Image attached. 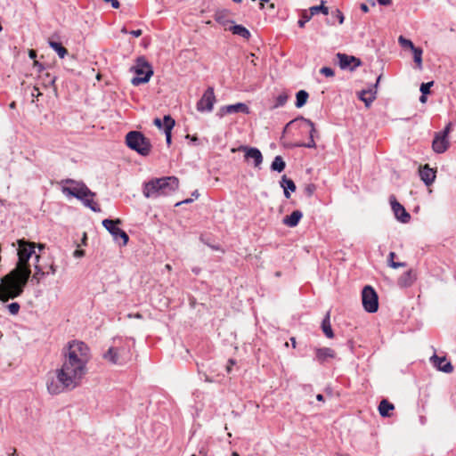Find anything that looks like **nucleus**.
Returning a JSON list of instances; mask_svg holds the SVG:
<instances>
[{
	"instance_id": "51",
	"label": "nucleus",
	"mask_w": 456,
	"mask_h": 456,
	"mask_svg": "<svg viewBox=\"0 0 456 456\" xmlns=\"http://www.w3.org/2000/svg\"><path fill=\"white\" fill-rule=\"evenodd\" d=\"M85 255V251L82 249H76L73 253L75 257H82Z\"/></svg>"
},
{
	"instance_id": "4",
	"label": "nucleus",
	"mask_w": 456,
	"mask_h": 456,
	"mask_svg": "<svg viewBox=\"0 0 456 456\" xmlns=\"http://www.w3.org/2000/svg\"><path fill=\"white\" fill-rule=\"evenodd\" d=\"M131 345L126 339H114L113 345L103 354V358L112 364L123 365L131 360Z\"/></svg>"
},
{
	"instance_id": "30",
	"label": "nucleus",
	"mask_w": 456,
	"mask_h": 456,
	"mask_svg": "<svg viewBox=\"0 0 456 456\" xmlns=\"http://www.w3.org/2000/svg\"><path fill=\"white\" fill-rule=\"evenodd\" d=\"M297 120H301L303 122H305L309 127H310V138H313L314 139V134L316 133V130H315V127H314V124L312 120L308 119V118H305L304 117H299L296 119H293L291 121H289L286 126H285V130L291 125L293 124L294 122L297 121Z\"/></svg>"
},
{
	"instance_id": "57",
	"label": "nucleus",
	"mask_w": 456,
	"mask_h": 456,
	"mask_svg": "<svg viewBox=\"0 0 456 456\" xmlns=\"http://www.w3.org/2000/svg\"><path fill=\"white\" fill-rule=\"evenodd\" d=\"M361 10H362V12H369V7L367 6V4H361Z\"/></svg>"
},
{
	"instance_id": "35",
	"label": "nucleus",
	"mask_w": 456,
	"mask_h": 456,
	"mask_svg": "<svg viewBox=\"0 0 456 456\" xmlns=\"http://www.w3.org/2000/svg\"><path fill=\"white\" fill-rule=\"evenodd\" d=\"M395 252H390L388 256V265L394 269H396L398 267H404L406 266V263L404 262H395L394 258L395 257Z\"/></svg>"
},
{
	"instance_id": "27",
	"label": "nucleus",
	"mask_w": 456,
	"mask_h": 456,
	"mask_svg": "<svg viewBox=\"0 0 456 456\" xmlns=\"http://www.w3.org/2000/svg\"><path fill=\"white\" fill-rule=\"evenodd\" d=\"M229 30L232 31V34L240 36L245 39H248L251 36L249 30L242 25H233L230 27Z\"/></svg>"
},
{
	"instance_id": "9",
	"label": "nucleus",
	"mask_w": 456,
	"mask_h": 456,
	"mask_svg": "<svg viewBox=\"0 0 456 456\" xmlns=\"http://www.w3.org/2000/svg\"><path fill=\"white\" fill-rule=\"evenodd\" d=\"M452 124L449 123L442 132H438L435 134L432 142V149L436 153L441 154L447 151L450 146L448 140V134L451 132Z\"/></svg>"
},
{
	"instance_id": "54",
	"label": "nucleus",
	"mask_w": 456,
	"mask_h": 456,
	"mask_svg": "<svg viewBox=\"0 0 456 456\" xmlns=\"http://www.w3.org/2000/svg\"><path fill=\"white\" fill-rule=\"evenodd\" d=\"M380 5H389L391 0H377Z\"/></svg>"
},
{
	"instance_id": "28",
	"label": "nucleus",
	"mask_w": 456,
	"mask_h": 456,
	"mask_svg": "<svg viewBox=\"0 0 456 456\" xmlns=\"http://www.w3.org/2000/svg\"><path fill=\"white\" fill-rule=\"evenodd\" d=\"M94 197L95 196H86L84 199H79V200H81L83 202V204L86 208H89L92 211H94V212H101L100 206L98 205V203H96L94 200Z\"/></svg>"
},
{
	"instance_id": "19",
	"label": "nucleus",
	"mask_w": 456,
	"mask_h": 456,
	"mask_svg": "<svg viewBox=\"0 0 456 456\" xmlns=\"http://www.w3.org/2000/svg\"><path fill=\"white\" fill-rule=\"evenodd\" d=\"M419 176L424 183L429 186L435 181L436 171L430 168L428 164H426L422 168L419 169Z\"/></svg>"
},
{
	"instance_id": "8",
	"label": "nucleus",
	"mask_w": 456,
	"mask_h": 456,
	"mask_svg": "<svg viewBox=\"0 0 456 456\" xmlns=\"http://www.w3.org/2000/svg\"><path fill=\"white\" fill-rule=\"evenodd\" d=\"M362 301L363 308L368 313H376L378 311V295L372 287L367 285L363 288L362 291Z\"/></svg>"
},
{
	"instance_id": "7",
	"label": "nucleus",
	"mask_w": 456,
	"mask_h": 456,
	"mask_svg": "<svg viewBox=\"0 0 456 456\" xmlns=\"http://www.w3.org/2000/svg\"><path fill=\"white\" fill-rule=\"evenodd\" d=\"M131 69L136 74L131 80L132 85L135 86L147 83L153 75L151 66L143 56L136 59V64Z\"/></svg>"
},
{
	"instance_id": "60",
	"label": "nucleus",
	"mask_w": 456,
	"mask_h": 456,
	"mask_svg": "<svg viewBox=\"0 0 456 456\" xmlns=\"http://www.w3.org/2000/svg\"><path fill=\"white\" fill-rule=\"evenodd\" d=\"M316 399L320 402H322L324 400L323 395L321 394L316 395Z\"/></svg>"
},
{
	"instance_id": "38",
	"label": "nucleus",
	"mask_w": 456,
	"mask_h": 456,
	"mask_svg": "<svg viewBox=\"0 0 456 456\" xmlns=\"http://www.w3.org/2000/svg\"><path fill=\"white\" fill-rule=\"evenodd\" d=\"M398 41L402 47L403 48H410L411 50L414 49L416 46L413 45V43L403 36H400L398 38Z\"/></svg>"
},
{
	"instance_id": "43",
	"label": "nucleus",
	"mask_w": 456,
	"mask_h": 456,
	"mask_svg": "<svg viewBox=\"0 0 456 456\" xmlns=\"http://www.w3.org/2000/svg\"><path fill=\"white\" fill-rule=\"evenodd\" d=\"M320 73L324 75L325 77H334L335 73H334V70L330 68V67H323L320 69Z\"/></svg>"
},
{
	"instance_id": "22",
	"label": "nucleus",
	"mask_w": 456,
	"mask_h": 456,
	"mask_svg": "<svg viewBox=\"0 0 456 456\" xmlns=\"http://www.w3.org/2000/svg\"><path fill=\"white\" fill-rule=\"evenodd\" d=\"M281 185L284 189V196L287 199H289L290 191L293 192L296 191L295 183L291 179L288 178L286 175H283L281 177Z\"/></svg>"
},
{
	"instance_id": "14",
	"label": "nucleus",
	"mask_w": 456,
	"mask_h": 456,
	"mask_svg": "<svg viewBox=\"0 0 456 456\" xmlns=\"http://www.w3.org/2000/svg\"><path fill=\"white\" fill-rule=\"evenodd\" d=\"M238 150L245 153L244 157L247 161L253 159L255 167L261 166L263 155L257 148L241 145Z\"/></svg>"
},
{
	"instance_id": "48",
	"label": "nucleus",
	"mask_w": 456,
	"mask_h": 456,
	"mask_svg": "<svg viewBox=\"0 0 456 456\" xmlns=\"http://www.w3.org/2000/svg\"><path fill=\"white\" fill-rule=\"evenodd\" d=\"M41 95H42V94H41V92L39 91V88H38L37 86H34V87H33V90H32V92H31V96H32L33 98H37V99H38V97H39V96H41Z\"/></svg>"
},
{
	"instance_id": "5",
	"label": "nucleus",
	"mask_w": 456,
	"mask_h": 456,
	"mask_svg": "<svg viewBox=\"0 0 456 456\" xmlns=\"http://www.w3.org/2000/svg\"><path fill=\"white\" fill-rule=\"evenodd\" d=\"M126 143L131 150L144 157L150 155L152 148L150 139L139 131L128 132Z\"/></svg>"
},
{
	"instance_id": "47",
	"label": "nucleus",
	"mask_w": 456,
	"mask_h": 456,
	"mask_svg": "<svg viewBox=\"0 0 456 456\" xmlns=\"http://www.w3.org/2000/svg\"><path fill=\"white\" fill-rule=\"evenodd\" d=\"M199 453L202 456H207L208 453V447L206 444H202L200 448H199Z\"/></svg>"
},
{
	"instance_id": "40",
	"label": "nucleus",
	"mask_w": 456,
	"mask_h": 456,
	"mask_svg": "<svg viewBox=\"0 0 456 456\" xmlns=\"http://www.w3.org/2000/svg\"><path fill=\"white\" fill-rule=\"evenodd\" d=\"M8 311L11 314L16 315L19 314L20 305L17 302L11 303L7 305Z\"/></svg>"
},
{
	"instance_id": "55",
	"label": "nucleus",
	"mask_w": 456,
	"mask_h": 456,
	"mask_svg": "<svg viewBox=\"0 0 456 456\" xmlns=\"http://www.w3.org/2000/svg\"><path fill=\"white\" fill-rule=\"evenodd\" d=\"M192 200H193L192 199H186V200H184L183 201L177 202L175 204V206H179V205H182V204H188V203L192 202Z\"/></svg>"
},
{
	"instance_id": "63",
	"label": "nucleus",
	"mask_w": 456,
	"mask_h": 456,
	"mask_svg": "<svg viewBox=\"0 0 456 456\" xmlns=\"http://www.w3.org/2000/svg\"><path fill=\"white\" fill-rule=\"evenodd\" d=\"M165 268H166L167 271H171V270H172V267H171V265H170L169 264H167V265H165Z\"/></svg>"
},
{
	"instance_id": "32",
	"label": "nucleus",
	"mask_w": 456,
	"mask_h": 456,
	"mask_svg": "<svg viewBox=\"0 0 456 456\" xmlns=\"http://www.w3.org/2000/svg\"><path fill=\"white\" fill-rule=\"evenodd\" d=\"M286 163L281 156H276L272 162L271 169L279 173L285 169Z\"/></svg>"
},
{
	"instance_id": "59",
	"label": "nucleus",
	"mask_w": 456,
	"mask_h": 456,
	"mask_svg": "<svg viewBox=\"0 0 456 456\" xmlns=\"http://www.w3.org/2000/svg\"><path fill=\"white\" fill-rule=\"evenodd\" d=\"M191 196H192V197H194L195 199H198V198H199V196H200V194H199L198 191L196 190V191H194L191 193Z\"/></svg>"
},
{
	"instance_id": "3",
	"label": "nucleus",
	"mask_w": 456,
	"mask_h": 456,
	"mask_svg": "<svg viewBox=\"0 0 456 456\" xmlns=\"http://www.w3.org/2000/svg\"><path fill=\"white\" fill-rule=\"evenodd\" d=\"M179 187V180L175 176L153 178L143 184L142 193L146 198H159L175 191Z\"/></svg>"
},
{
	"instance_id": "1",
	"label": "nucleus",
	"mask_w": 456,
	"mask_h": 456,
	"mask_svg": "<svg viewBox=\"0 0 456 456\" xmlns=\"http://www.w3.org/2000/svg\"><path fill=\"white\" fill-rule=\"evenodd\" d=\"M62 364L55 376L47 381V390L52 395L71 391L78 387L87 373L90 348L82 341L73 340L62 349Z\"/></svg>"
},
{
	"instance_id": "25",
	"label": "nucleus",
	"mask_w": 456,
	"mask_h": 456,
	"mask_svg": "<svg viewBox=\"0 0 456 456\" xmlns=\"http://www.w3.org/2000/svg\"><path fill=\"white\" fill-rule=\"evenodd\" d=\"M375 94L376 92L371 89L362 90L359 93V99L365 103L366 107H369L376 98Z\"/></svg>"
},
{
	"instance_id": "42",
	"label": "nucleus",
	"mask_w": 456,
	"mask_h": 456,
	"mask_svg": "<svg viewBox=\"0 0 456 456\" xmlns=\"http://www.w3.org/2000/svg\"><path fill=\"white\" fill-rule=\"evenodd\" d=\"M331 17H332V19L333 18L337 19L339 24H342L344 22V19H345L344 14L338 9H336L335 11H333L331 12Z\"/></svg>"
},
{
	"instance_id": "61",
	"label": "nucleus",
	"mask_w": 456,
	"mask_h": 456,
	"mask_svg": "<svg viewBox=\"0 0 456 456\" xmlns=\"http://www.w3.org/2000/svg\"><path fill=\"white\" fill-rule=\"evenodd\" d=\"M290 341H291L292 346L295 348L296 347V344H297L296 338H291Z\"/></svg>"
},
{
	"instance_id": "64",
	"label": "nucleus",
	"mask_w": 456,
	"mask_h": 456,
	"mask_svg": "<svg viewBox=\"0 0 456 456\" xmlns=\"http://www.w3.org/2000/svg\"><path fill=\"white\" fill-rule=\"evenodd\" d=\"M327 23L329 25H334V21L332 20H330V19L327 20Z\"/></svg>"
},
{
	"instance_id": "31",
	"label": "nucleus",
	"mask_w": 456,
	"mask_h": 456,
	"mask_svg": "<svg viewBox=\"0 0 456 456\" xmlns=\"http://www.w3.org/2000/svg\"><path fill=\"white\" fill-rule=\"evenodd\" d=\"M308 97H309V94L306 91H305V90L298 91L296 94V99H297L296 103H295L296 107L297 108L303 107L306 103Z\"/></svg>"
},
{
	"instance_id": "34",
	"label": "nucleus",
	"mask_w": 456,
	"mask_h": 456,
	"mask_svg": "<svg viewBox=\"0 0 456 456\" xmlns=\"http://www.w3.org/2000/svg\"><path fill=\"white\" fill-rule=\"evenodd\" d=\"M289 99V94L286 92L281 93L275 99V104L273 108H279L285 105Z\"/></svg>"
},
{
	"instance_id": "15",
	"label": "nucleus",
	"mask_w": 456,
	"mask_h": 456,
	"mask_svg": "<svg viewBox=\"0 0 456 456\" xmlns=\"http://www.w3.org/2000/svg\"><path fill=\"white\" fill-rule=\"evenodd\" d=\"M430 361L437 370L443 372L451 373L453 370L452 364L448 362L445 357H439L436 354H434L430 358Z\"/></svg>"
},
{
	"instance_id": "56",
	"label": "nucleus",
	"mask_w": 456,
	"mask_h": 456,
	"mask_svg": "<svg viewBox=\"0 0 456 456\" xmlns=\"http://www.w3.org/2000/svg\"><path fill=\"white\" fill-rule=\"evenodd\" d=\"M28 56H29V58H30V59H35V58L37 57V53H36V51H34V50H30V51L28 52Z\"/></svg>"
},
{
	"instance_id": "23",
	"label": "nucleus",
	"mask_w": 456,
	"mask_h": 456,
	"mask_svg": "<svg viewBox=\"0 0 456 456\" xmlns=\"http://www.w3.org/2000/svg\"><path fill=\"white\" fill-rule=\"evenodd\" d=\"M175 126V120L171 116L167 115L164 117V132L166 134V141L168 145L171 143V131Z\"/></svg>"
},
{
	"instance_id": "18",
	"label": "nucleus",
	"mask_w": 456,
	"mask_h": 456,
	"mask_svg": "<svg viewBox=\"0 0 456 456\" xmlns=\"http://www.w3.org/2000/svg\"><path fill=\"white\" fill-rule=\"evenodd\" d=\"M417 280V273L414 270H409L400 276L397 284L401 288L411 287Z\"/></svg>"
},
{
	"instance_id": "13",
	"label": "nucleus",
	"mask_w": 456,
	"mask_h": 456,
	"mask_svg": "<svg viewBox=\"0 0 456 456\" xmlns=\"http://www.w3.org/2000/svg\"><path fill=\"white\" fill-rule=\"evenodd\" d=\"M392 210L398 221L407 224L411 220V215L405 210L404 207L400 204L394 195L389 197Z\"/></svg>"
},
{
	"instance_id": "45",
	"label": "nucleus",
	"mask_w": 456,
	"mask_h": 456,
	"mask_svg": "<svg viewBox=\"0 0 456 456\" xmlns=\"http://www.w3.org/2000/svg\"><path fill=\"white\" fill-rule=\"evenodd\" d=\"M297 147H305V148H315L316 144H315V142H314V140L313 138H309L308 142H306V143H304V142L297 143Z\"/></svg>"
},
{
	"instance_id": "50",
	"label": "nucleus",
	"mask_w": 456,
	"mask_h": 456,
	"mask_svg": "<svg viewBox=\"0 0 456 456\" xmlns=\"http://www.w3.org/2000/svg\"><path fill=\"white\" fill-rule=\"evenodd\" d=\"M103 1L106 2V3L110 2L111 3V6L113 8H115V9H118L120 6V4H119V2L118 0H103Z\"/></svg>"
},
{
	"instance_id": "58",
	"label": "nucleus",
	"mask_w": 456,
	"mask_h": 456,
	"mask_svg": "<svg viewBox=\"0 0 456 456\" xmlns=\"http://www.w3.org/2000/svg\"><path fill=\"white\" fill-rule=\"evenodd\" d=\"M419 102H422V103H425L427 102V96L426 94H422L420 97H419Z\"/></svg>"
},
{
	"instance_id": "12",
	"label": "nucleus",
	"mask_w": 456,
	"mask_h": 456,
	"mask_svg": "<svg viewBox=\"0 0 456 456\" xmlns=\"http://www.w3.org/2000/svg\"><path fill=\"white\" fill-rule=\"evenodd\" d=\"M336 57L338 60V64L341 69H349L353 71L362 65L361 60L352 55L338 53Z\"/></svg>"
},
{
	"instance_id": "11",
	"label": "nucleus",
	"mask_w": 456,
	"mask_h": 456,
	"mask_svg": "<svg viewBox=\"0 0 456 456\" xmlns=\"http://www.w3.org/2000/svg\"><path fill=\"white\" fill-rule=\"evenodd\" d=\"M216 96L213 87H208L203 94L202 97L197 102V110L200 112L212 111Z\"/></svg>"
},
{
	"instance_id": "20",
	"label": "nucleus",
	"mask_w": 456,
	"mask_h": 456,
	"mask_svg": "<svg viewBox=\"0 0 456 456\" xmlns=\"http://www.w3.org/2000/svg\"><path fill=\"white\" fill-rule=\"evenodd\" d=\"M336 356V353L330 347H322L315 350V359L320 362L323 363L328 359H332Z\"/></svg>"
},
{
	"instance_id": "52",
	"label": "nucleus",
	"mask_w": 456,
	"mask_h": 456,
	"mask_svg": "<svg viewBox=\"0 0 456 456\" xmlns=\"http://www.w3.org/2000/svg\"><path fill=\"white\" fill-rule=\"evenodd\" d=\"M132 36L135 37H139L140 36H142V29H136V30H132L129 32Z\"/></svg>"
},
{
	"instance_id": "17",
	"label": "nucleus",
	"mask_w": 456,
	"mask_h": 456,
	"mask_svg": "<svg viewBox=\"0 0 456 456\" xmlns=\"http://www.w3.org/2000/svg\"><path fill=\"white\" fill-rule=\"evenodd\" d=\"M40 255H35L34 268L35 273L32 275L31 281H35L37 284L40 282V280L45 275L50 274V272H46L45 267L43 264H40Z\"/></svg>"
},
{
	"instance_id": "41",
	"label": "nucleus",
	"mask_w": 456,
	"mask_h": 456,
	"mask_svg": "<svg viewBox=\"0 0 456 456\" xmlns=\"http://www.w3.org/2000/svg\"><path fill=\"white\" fill-rule=\"evenodd\" d=\"M316 191V186L314 183H308L304 188V193L307 197L313 196L314 191Z\"/></svg>"
},
{
	"instance_id": "49",
	"label": "nucleus",
	"mask_w": 456,
	"mask_h": 456,
	"mask_svg": "<svg viewBox=\"0 0 456 456\" xmlns=\"http://www.w3.org/2000/svg\"><path fill=\"white\" fill-rule=\"evenodd\" d=\"M153 124L159 129H164V120L162 121L160 118H156L153 120Z\"/></svg>"
},
{
	"instance_id": "21",
	"label": "nucleus",
	"mask_w": 456,
	"mask_h": 456,
	"mask_svg": "<svg viewBox=\"0 0 456 456\" xmlns=\"http://www.w3.org/2000/svg\"><path fill=\"white\" fill-rule=\"evenodd\" d=\"M303 214L300 210H294L289 216H286L282 223L289 227H295L298 224Z\"/></svg>"
},
{
	"instance_id": "53",
	"label": "nucleus",
	"mask_w": 456,
	"mask_h": 456,
	"mask_svg": "<svg viewBox=\"0 0 456 456\" xmlns=\"http://www.w3.org/2000/svg\"><path fill=\"white\" fill-rule=\"evenodd\" d=\"M234 364H235V361H234V360L230 359V360L228 361V365L226 366V370H227V372H228V373H229V372H231L232 367Z\"/></svg>"
},
{
	"instance_id": "29",
	"label": "nucleus",
	"mask_w": 456,
	"mask_h": 456,
	"mask_svg": "<svg viewBox=\"0 0 456 456\" xmlns=\"http://www.w3.org/2000/svg\"><path fill=\"white\" fill-rule=\"evenodd\" d=\"M49 45L57 53L61 59H63L68 53V50L61 43L49 40Z\"/></svg>"
},
{
	"instance_id": "2",
	"label": "nucleus",
	"mask_w": 456,
	"mask_h": 456,
	"mask_svg": "<svg viewBox=\"0 0 456 456\" xmlns=\"http://www.w3.org/2000/svg\"><path fill=\"white\" fill-rule=\"evenodd\" d=\"M18 261L16 266L6 275L1 279L0 283V301L7 302L20 297L29 280L31 275V265L29 260H35V255H38L35 248L37 243L26 240L25 239L17 240Z\"/></svg>"
},
{
	"instance_id": "39",
	"label": "nucleus",
	"mask_w": 456,
	"mask_h": 456,
	"mask_svg": "<svg viewBox=\"0 0 456 456\" xmlns=\"http://www.w3.org/2000/svg\"><path fill=\"white\" fill-rule=\"evenodd\" d=\"M43 78V81H44V85L46 86H54L55 84V81H56V77L55 76H53L51 75L49 72H46L45 74V77H42Z\"/></svg>"
},
{
	"instance_id": "16",
	"label": "nucleus",
	"mask_w": 456,
	"mask_h": 456,
	"mask_svg": "<svg viewBox=\"0 0 456 456\" xmlns=\"http://www.w3.org/2000/svg\"><path fill=\"white\" fill-rule=\"evenodd\" d=\"M237 112L248 114L249 108L245 103L238 102L236 104L223 106L220 109V116H224L226 114L237 113Z\"/></svg>"
},
{
	"instance_id": "33",
	"label": "nucleus",
	"mask_w": 456,
	"mask_h": 456,
	"mask_svg": "<svg viewBox=\"0 0 456 456\" xmlns=\"http://www.w3.org/2000/svg\"><path fill=\"white\" fill-rule=\"evenodd\" d=\"M324 1H322L321 4L320 5H315V6H312L309 8V12L310 13L314 16V15H316L320 12H322V14L324 15H328L329 14V8L327 6L324 5Z\"/></svg>"
},
{
	"instance_id": "10",
	"label": "nucleus",
	"mask_w": 456,
	"mask_h": 456,
	"mask_svg": "<svg viewBox=\"0 0 456 456\" xmlns=\"http://www.w3.org/2000/svg\"><path fill=\"white\" fill-rule=\"evenodd\" d=\"M121 224V220L117 218L115 220L104 219L102 221L103 227L113 236L114 240H118L121 239L123 245H126L129 237L126 232L118 227Z\"/></svg>"
},
{
	"instance_id": "62",
	"label": "nucleus",
	"mask_w": 456,
	"mask_h": 456,
	"mask_svg": "<svg viewBox=\"0 0 456 456\" xmlns=\"http://www.w3.org/2000/svg\"><path fill=\"white\" fill-rule=\"evenodd\" d=\"M36 248H38V249H39V250H42V249H44V248H45V245H44V244H40V243H38V244H37V247H36Z\"/></svg>"
},
{
	"instance_id": "36",
	"label": "nucleus",
	"mask_w": 456,
	"mask_h": 456,
	"mask_svg": "<svg viewBox=\"0 0 456 456\" xmlns=\"http://www.w3.org/2000/svg\"><path fill=\"white\" fill-rule=\"evenodd\" d=\"M313 15L309 11L304 10L301 13V18L298 20V26L300 28H304L305 23L308 22L312 19Z\"/></svg>"
},
{
	"instance_id": "37",
	"label": "nucleus",
	"mask_w": 456,
	"mask_h": 456,
	"mask_svg": "<svg viewBox=\"0 0 456 456\" xmlns=\"http://www.w3.org/2000/svg\"><path fill=\"white\" fill-rule=\"evenodd\" d=\"M413 53L414 61L418 64L419 67H421L422 63V49L419 47H415L411 50Z\"/></svg>"
},
{
	"instance_id": "44",
	"label": "nucleus",
	"mask_w": 456,
	"mask_h": 456,
	"mask_svg": "<svg viewBox=\"0 0 456 456\" xmlns=\"http://www.w3.org/2000/svg\"><path fill=\"white\" fill-rule=\"evenodd\" d=\"M433 82L422 83L420 86V92L422 94H428L430 92V87L432 86Z\"/></svg>"
},
{
	"instance_id": "24",
	"label": "nucleus",
	"mask_w": 456,
	"mask_h": 456,
	"mask_svg": "<svg viewBox=\"0 0 456 456\" xmlns=\"http://www.w3.org/2000/svg\"><path fill=\"white\" fill-rule=\"evenodd\" d=\"M330 312L328 311L325 317L322 322V330L325 336L329 338H332L334 337V333L330 325Z\"/></svg>"
},
{
	"instance_id": "46",
	"label": "nucleus",
	"mask_w": 456,
	"mask_h": 456,
	"mask_svg": "<svg viewBox=\"0 0 456 456\" xmlns=\"http://www.w3.org/2000/svg\"><path fill=\"white\" fill-rule=\"evenodd\" d=\"M45 267L46 272H50V274H55L56 273V265L53 263H51L50 265H44Z\"/></svg>"
},
{
	"instance_id": "6",
	"label": "nucleus",
	"mask_w": 456,
	"mask_h": 456,
	"mask_svg": "<svg viewBox=\"0 0 456 456\" xmlns=\"http://www.w3.org/2000/svg\"><path fill=\"white\" fill-rule=\"evenodd\" d=\"M64 184L61 188L62 192L67 196L74 197L77 200L84 199L86 196H96L83 182L73 179H65L61 182Z\"/></svg>"
},
{
	"instance_id": "26",
	"label": "nucleus",
	"mask_w": 456,
	"mask_h": 456,
	"mask_svg": "<svg viewBox=\"0 0 456 456\" xmlns=\"http://www.w3.org/2000/svg\"><path fill=\"white\" fill-rule=\"evenodd\" d=\"M395 406L393 403H389L387 399H383L379 405V411L382 417H389L390 411H393Z\"/></svg>"
}]
</instances>
